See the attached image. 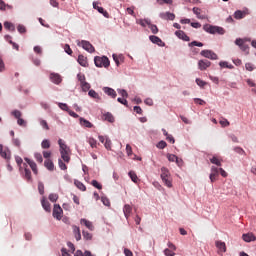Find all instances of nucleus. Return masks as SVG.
<instances>
[{"instance_id":"obj_1","label":"nucleus","mask_w":256,"mask_h":256,"mask_svg":"<svg viewBox=\"0 0 256 256\" xmlns=\"http://www.w3.org/2000/svg\"><path fill=\"white\" fill-rule=\"evenodd\" d=\"M58 144L60 147L61 158L63 161H65V163H69V161H71V149L69 146H67V144H65L63 139H59Z\"/></svg>"},{"instance_id":"obj_64","label":"nucleus","mask_w":256,"mask_h":256,"mask_svg":"<svg viewBox=\"0 0 256 256\" xmlns=\"http://www.w3.org/2000/svg\"><path fill=\"white\" fill-rule=\"evenodd\" d=\"M124 255L125 256H133V252L131 250H129L128 248L124 249Z\"/></svg>"},{"instance_id":"obj_5","label":"nucleus","mask_w":256,"mask_h":256,"mask_svg":"<svg viewBox=\"0 0 256 256\" xmlns=\"http://www.w3.org/2000/svg\"><path fill=\"white\" fill-rule=\"evenodd\" d=\"M52 215L54 219H57V221H61V219H63V208H61L59 204H54Z\"/></svg>"},{"instance_id":"obj_38","label":"nucleus","mask_w":256,"mask_h":256,"mask_svg":"<svg viewBox=\"0 0 256 256\" xmlns=\"http://www.w3.org/2000/svg\"><path fill=\"white\" fill-rule=\"evenodd\" d=\"M210 163H213V165H217V167H221V161L215 156L210 159Z\"/></svg>"},{"instance_id":"obj_45","label":"nucleus","mask_w":256,"mask_h":256,"mask_svg":"<svg viewBox=\"0 0 256 256\" xmlns=\"http://www.w3.org/2000/svg\"><path fill=\"white\" fill-rule=\"evenodd\" d=\"M220 125L222 127H229L230 123H229V120H227L226 118H222L220 121H219Z\"/></svg>"},{"instance_id":"obj_12","label":"nucleus","mask_w":256,"mask_h":256,"mask_svg":"<svg viewBox=\"0 0 256 256\" xmlns=\"http://www.w3.org/2000/svg\"><path fill=\"white\" fill-rule=\"evenodd\" d=\"M215 245H216V247L218 249V253H226L227 245L225 244V242L217 240L215 242Z\"/></svg>"},{"instance_id":"obj_61","label":"nucleus","mask_w":256,"mask_h":256,"mask_svg":"<svg viewBox=\"0 0 256 256\" xmlns=\"http://www.w3.org/2000/svg\"><path fill=\"white\" fill-rule=\"evenodd\" d=\"M17 30L19 33H27V28L24 25H18Z\"/></svg>"},{"instance_id":"obj_60","label":"nucleus","mask_w":256,"mask_h":256,"mask_svg":"<svg viewBox=\"0 0 256 256\" xmlns=\"http://www.w3.org/2000/svg\"><path fill=\"white\" fill-rule=\"evenodd\" d=\"M164 255H166V256H175V252H173L171 249H169V248H166L165 250H164Z\"/></svg>"},{"instance_id":"obj_7","label":"nucleus","mask_w":256,"mask_h":256,"mask_svg":"<svg viewBox=\"0 0 256 256\" xmlns=\"http://www.w3.org/2000/svg\"><path fill=\"white\" fill-rule=\"evenodd\" d=\"M200 55L206 59H211L212 61H217V59H219L217 54L211 50H202Z\"/></svg>"},{"instance_id":"obj_47","label":"nucleus","mask_w":256,"mask_h":256,"mask_svg":"<svg viewBox=\"0 0 256 256\" xmlns=\"http://www.w3.org/2000/svg\"><path fill=\"white\" fill-rule=\"evenodd\" d=\"M177 156L175 155V154H168L167 155V159H168V161H170L171 163H175L176 162V160H177Z\"/></svg>"},{"instance_id":"obj_25","label":"nucleus","mask_w":256,"mask_h":256,"mask_svg":"<svg viewBox=\"0 0 256 256\" xmlns=\"http://www.w3.org/2000/svg\"><path fill=\"white\" fill-rule=\"evenodd\" d=\"M114 62L116 63L117 67H119V65H121V63H123V55H117V54H113L112 55Z\"/></svg>"},{"instance_id":"obj_34","label":"nucleus","mask_w":256,"mask_h":256,"mask_svg":"<svg viewBox=\"0 0 256 256\" xmlns=\"http://www.w3.org/2000/svg\"><path fill=\"white\" fill-rule=\"evenodd\" d=\"M88 143L90 147H92V149H97V140H95V138L93 137L88 138Z\"/></svg>"},{"instance_id":"obj_29","label":"nucleus","mask_w":256,"mask_h":256,"mask_svg":"<svg viewBox=\"0 0 256 256\" xmlns=\"http://www.w3.org/2000/svg\"><path fill=\"white\" fill-rule=\"evenodd\" d=\"M74 184L80 191H87V187H85V184H83L81 181L75 180Z\"/></svg>"},{"instance_id":"obj_33","label":"nucleus","mask_w":256,"mask_h":256,"mask_svg":"<svg viewBox=\"0 0 256 256\" xmlns=\"http://www.w3.org/2000/svg\"><path fill=\"white\" fill-rule=\"evenodd\" d=\"M4 29H7L8 31H15V25L11 22H4Z\"/></svg>"},{"instance_id":"obj_54","label":"nucleus","mask_w":256,"mask_h":256,"mask_svg":"<svg viewBox=\"0 0 256 256\" xmlns=\"http://www.w3.org/2000/svg\"><path fill=\"white\" fill-rule=\"evenodd\" d=\"M40 125L45 129L46 131H49V124H47L46 120H40Z\"/></svg>"},{"instance_id":"obj_46","label":"nucleus","mask_w":256,"mask_h":256,"mask_svg":"<svg viewBox=\"0 0 256 256\" xmlns=\"http://www.w3.org/2000/svg\"><path fill=\"white\" fill-rule=\"evenodd\" d=\"M91 185L96 189H103V185H101L97 180H92Z\"/></svg>"},{"instance_id":"obj_15","label":"nucleus","mask_w":256,"mask_h":256,"mask_svg":"<svg viewBox=\"0 0 256 256\" xmlns=\"http://www.w3.org/2000/svg\"><path fill=\"white\" fill-rule=\"evenodd\" d=\"M50 80L52 81V83H55V85H59V83H61V81H63V79L61 78V75H59L57 73H51Z\"/></svg>"},{"instance_id":"obj_32","label":"nucleus","mask_w":256,"mask_h":256,"mask_svg":"<svg viewBox=\"0 0 256 256\" xmlns=\"http://www.w3.org/2000/svg\"><path fill=\"white\" fill-rule=\"evenodd\" d=\"M82 91L87 92L91 89V84H89L87 81L80 83Z\"/></svg>"},{"instance_id":"obj_18","label":"nucleus","mask_w":256,"mask_h":256,"mask_svg":"<svg viewBox=\"0 0 256 256\" xmlns=\"http://www.w3.org/2000/svg\"><path fill=\"white\" fill-rule=\"evenodd\" d=\"M242 239L246 243H251V241L256 240V237H255V235H253V233H247V234H243Z\"/></svg>"},{"instance_id":"obj_2","label":"nucleus","mask_w":256,"mask_h":256,"mask_svg":"<svg viewBox=\"0 0 256 256\" xmlns=\"http://www.w3.org/2000/svg\"><path fill=\"white\" fill-rule=\"evenodd\" d=\"M160 177L166 187H173V179L171 178V172H169V169L162 167Z\"/></svg>"},{"instance_id":"obj_8","label":"nucleus","mask_w":256,"mask_h":256,"mask_svg":"<svg viewBox=\"0 0 256 256\" xmlns=\"http://www.w3.org/2000/svg\"><path fill=\"white\" fill-rule=\"evenodd\" d=\"M235 44L238 45V47H240L241 51H244V53H249V46L245 44V40L238 38L236 39Z\"/></svg>"},{"instance_id":"obj_36","label":"nucleus","mask_w":256,"mask_h":256,"mask_svg":"<svg viewBox=\"0 0 256 256\" xmlns=\"http://www.w3.org/2000/svg\"><path fill=\"white\" fill-rule=\"evenodd\" d=\"M235 19H243L245 17V12L238 10L234 13Z\"/></svg>"},{"instance_id":"obj_19","label":"nucleus","mask_w":256,"mask_h":256,"mask_svg":"<svg viewBox=\"0 0 256 256\" xmlns=\"http://www.w3.org/2000/svg\"><path fill=\"white\" fill-rule=\"evenodd\" d=\"M132 211H133V208L131 207V205H129V204L124 205L123 213H124L126 219H129V217H131Z\"/></svg>"},{"instance_id":"obj_6","label":"nucleus","mask_w":256,"mask_h":256,"mask_svg":"<svg viewBox=\"0 0 256 256\" xmlns=\"http://www.w3.org/2000/svg\"><path fill=\"white\" fill-rule=\"evenodd\" d=\"M0 157H2V159H5L7 163L11 161V150H9V148L3 147L2 144H0Z\"/></svg>"},{"instance_id":"obj_20","label":"nucleus","mask_w":256,"mask_h":256,"mask_svg":"<svg viewBox=\"0 0 256 256\" xmlns=\"http://www.w3.org/2000/svg\"><path fill=\"white\" fill-rule=\"evenodd\" d=\"M203 29L204 31H206L207 33H210L211 35H215V33H217V26L204 25Z\"/></svg>"},{"instance_id":"obj_52","label":"nucleus","mask_w":256,"mask_h":256,"mask_svg":"<svg viewBox=\"0 0 256 256\" xmlns=\"http://www.w3.org/2000/svg\"><path fill=\"white\" fill-rule=\"evenodd\" d=\"M101 201H102L103 205H105L106 207H110L111 206V202L109 201V198L102 197Z\"/></svg>"},{"instance_id":"obj_37","label":"nucleus","mask_w":256,"mask_h":256,"mask_svg":"<svg viewBox=\"0 0 256 256\" xmlns=\"http://www.w3.org/2000/svg\"><path fill=\"white\" fill-rule=\"evenodd\" d=\"M42 149H49L51 147V142L47 139L43 140L41 143Z\"/></svg>"},{"instance_id":"obj_24","label":"nucleus","mask_w":256,"mask_h":256,"mask_svg":"<svg viewBox=\"0 0 256 256\" xmlns=\"http://www.w3.org/2000/svg\"><path fill=\"white\" fill-rule=\"evenodd\" d=\"M41 204L43 209H45L48 213H51V204L49 203V201L45 200V198H43L41 200Z\"/></svg>"},{"instance_id":"obj_44","label":"nucleus","mask_w":256,"mask_h":256,"mask_svg":"<svg viewBox=\"0 0 256 256\" xmlns=\"http://www.w3.org/2000/svg\"><path fill=\"white\" fill-rule=\"evenodd\" d=\"M38 191H39L40 195L45 194V185H43V182L38 183Z\"/></svg>"},{"instance_id":"obj_3","label":"nucleus","mask_w":256,"mask_h":256,"mask_svg":"<svg viewBox=\"0 0 256 256\" xmlns=\"http://www.w3.org/2000/svg\"><path fill=\"white\" fill-rule=\"evenodd\" d=\"M94 63L96 67H105L106 69L111 65L109 58H107L106 56H96L94 58Z\"/></svg>"},{"instance_id":"obj_17","label":"nucleus","mask_w":256,"mask_h":256,"mask_svg":"<svg viewBox=\"0 0 256 256\" xmlns=\"http://www.w3.org/2000/svg\"><path fill=\"white\" fill-rule=\"evenodd\" d=\"M79 121L81 127H85L86 129H93V123H91L89 120L85 118H80Z\"/></svg>"},{"instance_id":"obj_30","label":"nucleus","mask_w":256,"mask_h":256,"mask_svg":"<svg viewBox=\"0 0 256 256\" xmlns=\"http://www.w3.org/2000/svg\"><path fill=\"white\" fill-rule=\"evenodd\" d=\"M192 11H193L194 15L197 16L198 19H205V16L201 15V10H200V8L194 7V8L192 9Z\"/></svg>"},{"instance_id":"obj_56","label":"nucleus","mask_w":256,"mask_h":256,"mask_svg":"<svg viewBox=\"0 0 256 256\" xmlns=\"http://www.w3.org/2000/svg\"><path fill=\"white\" fill-rule=\"evenodd\" d=\"M34 157L38 163H43V155L41 153H35Z\"/></svg>"},{"instance_id":"obj_48","label":"nucleus","mask_w":256,"mask_h":256,"mask_svg":"<svg viewBox=\"0 0 256 256\" xmlns=\"http://www.w3.org/2000/svg\"><path fill=\"white\" fill-rule=\"evenodd\" d=\"M196 84L198 85V87H201L203 89V87H205V85H207V82L201 80L200 78H197Z\"/></svg>"},{"instance_id":"obj_58","label":"nucleus","mask_w":256,"mask_h":256,"mask_svg":"<svg viewBox=\"0 0 256 256\" xmlns=\"http://www.w3.org/2000/svg\"><path fill=\"white\" fill-rule=\"evenodd\" d=\"M64 50H65V53H67V55H73V50H71V46H69V44H66L64 46Z\"/></svg>"},{"instance_id":"obj_23","label":"nucleus","mask_w":256,"mask_h":256,"mask_svg":"<svg viewBox=\"0 0 256 256\" xmlns=\"http://www.w3.org/2000/svg\"><path fill=\"white\" fill-rule=\"evenodd\" d=\"M78 63L81 65V67H87L89 65L87 62V57L83 55L78 56Z\"/></svg>"},{"instance_id":"obj_53","label":"nucleus","mask_w":256,"mask_h":256,"mask_svg":"<svg viewBox=\"0 0 256 256\" xmlns=\"http://www.w3.org/2000/svg\"><path fill=\"white\" fill-rule=\"evenodd\" d=\"M117 91H118L119 95H121L122 97H125V98L129 97V94L127 93V90L118 89Z\"/></svg>"},{"instance_id":"obj_35","label":"nucleus","mask_w":256,"mask_h":256,"mask_svg":"<svg viewBox=\"0 0 256 256\" xmlns=\"http://www.w3.org/2000/svg\"><path fill=\"white\" fill-rule=\"evenodd\" d=\"M148 27L154 35H157V33H159V28L157 27V25L151 24L150 22V25H148Z\"/></svg>"},{"instance_id":"obj_51","label":"nucleus","mask_w":256,"mask_h":256,"mask_svg":"<svg viewBox=\"0 0 256 256\" xmlns=\"http://www.w3.org/2000/svg\"><path fill=\"white\" fill-rule=\"evenodd\" d=\"M77 79H78V81L80 82V84H81V83H85V81H86L85 74L79 73V74L77 75Z\"/></svg>"},{"instance_id":"obj_42","label":"nucleus","mask_w":256,"mask_h":256,"mask_svg":"<svg viewBox=\"0 0 256 256\" xmlns=\"http://www.w3.org/2000/svg\"><path fill=\"white\" fill-rule=\"evenodd\" d=\"M24 177L25 179H27V181H31V170H29L28 168L24 169Z\"/></svg>"},{"instance_id":"obj_11","label":"nucleus","mask_w":256,"mask_h":256,"mask_svg":"<svg viewBox=\"0 0 256 256\" xmlns=\"http://www.w3.org/2000/svg\"><path fill=\"white\" fill-rule=\"evenodd\" d=\"M160 19H164L165 21H175V14L171 12H162L160 13Z\"/></svg>"},{"instance_id":"obj_27","label":"nucleus","mask_w":256,"mask_h":256,"mask_svg":"<svg viewBox=\"0 0 256 256\" xmlns=\"http://www.w3.org/2000/svg\"><path fill=\"white\" fill-rule=\"evenodd\" d=\"M104 119L109 123H115V117H113V114H111L110 112L104 114Z\"/></svg>"},{"instance_id":"obj_16","label":"nucleus","mask_w":256,"mask_h":256,"mask_svg":"<svg viewBox=\"0 0 256 256\" xmlns=\"http://www.w3.org/2000/svg\"><path fill=\"white\" fill-rule=\"evenodd\" d=\"M103 91L104 93H106V95H108L109 97H112V99H115L117 97V92L113 88L104 87Z\"/></svg>"},{"instance_id":"obj_50","label":"nucleus","mask_w":256,"mask_h":256,"mask_svg":"<svg viewBox=\"0 0 256 256\" xmlns=\"http://www.w3.org/2000/svg\"><path fill=\"white\" fill-rule=\"evenodd\" d=\"M104 147L108 151H111V140L109 138H106V141L104 142Z\"/></svg>"},{"instance_id":"obj_41","label":"nucleus","mask_w":256,"mask_h":256,"mask_svg":"<svg viewBox=\"0 0 256 256\" xmlns=\"http://www.w3.org/2000/svg\"><path fill=\"white\" fill-rule=\"evenodd\" d=\"M48 199L52 203H56L57 199H59V195L55 194V193H52V194L49 195Z\"/></svg>"},{"instance_id":"obj_22","label":"nucleus","mask_w":256,"mask_h":256,"mask_svg":"<svg viewBox=\"0 0 256 256\" xmlns=\"http://www.w3.org/2000/svg\"><path fill=\"white\" fill-rule=\"evenodd\" d=\"M44 167H46L48 171H53L55 169V164H53L51 159H47L44 161Z\"/></svg>"},{"instance_id":"obj_55","label":"nucleus","mask_w":256,"mask_h":256,"mask_svg":"<svg viewBox=\"0 0 256 256\" xmlns=\"http://www.w3.org/2000/svg\"><path fill=\"white\" fill-rule=\"evenodd\" d=\"M156 147L158 148V149H165L166 147H167V142H165V141H160L157 145H156Z\"/></svg>"},{"instance_id":"obj_28","label":"nucleus","mask_w":256,"mask_h":256,"mask_svg":"<svg viewBox=\"0 0 256 256\" xmlns=\"http://www.w3.org/2000/svg\"><path fill=\"white\" fill-rule=\"evenodd\" d=\"M138 25H141V27H147V25H151V20L149 19H140L137 20Z\"/></svg>"},{"instance_id":"obj_63","label":"nucleus","mask_w":256,"mask_h":256,"mask_svg":"<svg viewBox=\"0 0 256 256\" xmlns=\"http://www.w3.org/2000/svg\"><path fill=\"white\" fill-rule=\"evenodd\" d=\"M58 165H59L60 169H62V171H66L67 165L63 163V160H59Z\"/></svg>"},{"instance_id":"obj_40","label":"nucleus","mask_w":256,"mask_h":256,"mask_svg":"<svg viewBox=\"0 0 256 256\" xmlns=\"http://www.w3.org/2000/svg\"><path fill=\"white\" fill-rule=\"evenodd\" d=\"M158 5H173V0H156Z\"/></svg>"},{"instance_id":"obj_43","label":"nucleus","mask_w":256,"mask_h":256,"mask_svg":"<svg viewBox=\"0 0 256 256\" xmlns=\"http://www.w3.org/2000/svg\"><path fill=\"white\" fill-rule=\"evenodd\" d=\"M129 177L133 181V183H137V180L139 179L137 178V174L134 171L129 172Z\"/></svg>"},{"instance_id":"obj_31","label":"nucleus","mask_w":256,"mask_h":256,"mask_svg":"<svg viewBox=\"0 0 256 256\" xmlns=\"http://www.w3.org/2000/svg\"><path fill=\"white\" fill-rule=\"evenodd\" d=\"M93 7H94V9H97V11L102 13V15H104V17H107L108 13H107V11H105V9H103V7L97 6V3H95V2L93 3Z\"/></svg>"},{"instance_id":"obj_59","label":"nucleus","mask_w":256,"mask_h":256,"mask_svg":"<svg viewBox=\"0 0 256 256\" xmlns=\"http://www.w3.org/2000/svg\"><path fill=\"white\" fill-rule=\"evenodd\" d=\"M12 115H13V117H15V119H20L22 113L19 110H14V111H12Z\"/></svg>"},{"instance_id":"obj_9","label":"nucleus","mask_w":256,"mask_h":256,"mask_svg":"<svg viewBox=\"0 0 256 256\" xmlns=\"http://www.w3.org/2000/svg\"><path fill=\"white\" fill-rule=\"evenodd\" d=\"M208 67H211V61L209 60L198 61V69H200V71H205Z\"/></svg>"},{"instance_id":"obj_49","label":"nucleus","mask_w":256,"mask_h":256,"mask_svg":"<svg viewBox=\"0 0 256 256\" xmlns=\"http://www.w3.org/2000/svg\"><path fill=\"white\" fill-rule=\"evenodd\" d=\"M189 47H203V43L198 41H192L191 43H189Z\"/></svg>"},{"instance_id":"obj_13","label":"nucleus","mask_w":256,"mask_h":256,"mask_svg":"<svg viewBox=\"0 0 256 256\" xmlns=\"http://www.w3.org/2000/svg\"><path fill=\"white\" fill-rule=\"evenodd\" d=\"M175 35L178 37V39H182V41H191V38H189V36H187L183 30L176 31Z\"/></svg>"},{"instance_id":"obj_26","label":"nucleus","mask_w":256,"mask_h":256,"mask_svg":"<svg viewBox=\"0 0 256 256\" xmlns=\"http://www.w3.org/2000/svg\"><path fill=\"white\" fill-rule=\"evenodd\" d=\"M88 95L92 99H97L98 101H101V96H99V93H97L95 90H89Z\"/></svg>"},{"instance_id":"obj_10","label":"nucleus","mask_w":256,"mask_h":256,"mask_svg":"<svg viewBox=\"0 0 256 256\" xmlns=\"http://www.w3.org/2000/svg\"><path fill=\"white\" fill-rule=\"evenodd\" d=\"M149 39L155 45H158L159 47H165V42H163V40H161V38H159L158 36L151 35L149 36Z\"/></svg>"},{"instance_id":"obj_14","label":"nucleus","mask_w":256,"mask_h":256,"mask_svg":"<svg viewBox=\"0 0 256 256\" xmlns=\"http://www.w3.org/2000/svg\"><path fill=\"white\" fill-rule=\"evenodd\" d=\"M25 161H26V163H28V165L32 169L34 175H37V173H39V170L37 169V164L35 163V161H33L29 158H25Z\"/></svg>"},{"instance_id":"obj_4","label":"nucleus","mask_w":256,"mask_h":256,"mask_svg":"<svg viewBox=\"0 0 256 256\" xmlns=\"http://www.w3.org/2000/svg\"><path fill=\"white\" fill-rule=\"evenodd\" d=\"M77 45L78 47L84 48V50L88 51V53H95V47H93V44L87 40L79 41Z\"/></svg>"},{"instance_id":"obj_21","label":"nucleus","mask_w":256,"mask_h":256,"mask_svg":"<svg viewBox=\"0 0 256 256\" xmlns=\"http://www.w3.org/2000/svg\"><path fill=\"white\" fill-rule=\"evenodd\" d=\"M80 224L84 225L85 227H87V229H89L90 231H93L94 227H93V223L85 218H82L80 220Z\"/></svg>"},{"instance_id":"obj_62","label":"nucleus","mask_w":256,"mask_h":256,"mask_svg":"<svg viewBox=\"0 0 256 256\" xmlns=\"http://www.w3.org/2000/svg\"><path fill=\"white\" fill-rule=\"evenodd\" d=\"M58 105L62 111H67V113H69V106H67V104L59 103Z\"/></svg>"},{"instance_id":"obj_39","label":"nucleus","mask_w":256,"mask_h":256,"mask_svg":"<svg viewBox=\"0 0 256 256\" xmlns=\"http://www.w3.org/2000/svg\"><path fill=\"white\" fill-rule=\"evenodd\" d=\"M82 235L86 241H91V239H93V235H91V233L88 231H83Z\"/></svg>"},{"instance_id":"obj_57","label":"nucleus","mask_w":256,"mask_h":256,"mask_svg":"<svg viewBox=\"0 0 256 256\" xmlns=\"http://www.w3.org/2000/svg\"><path fill=\"white\" fill-rule=\"evenodd\" d=\"M126 153L128 157H131V155H133V148L129 144L126 145Z\"/></svg>"}]
</instances>
